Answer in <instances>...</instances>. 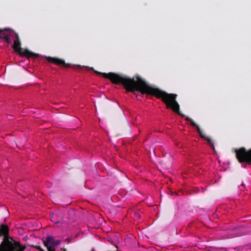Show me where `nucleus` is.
Segmentation results:
<instances>
[{"mask_svg":"<svg viewBox=\"0 0 251 251\" xmlns=\"http://www.w3.org/2000/svg\"><path fill=\"white\" fill-rule=\"evenodd\" d=\"M95 72L98 74L102 75L105 78L109 79L114 83L123 84L127 91L133 92L135 90H138L142 93L153 95L158 98H161L167 107H171L179 115L184 117V115L181 114L179 111V105L176 100V95L168 94L158 89L151 87L139 76H137V80H135L133 78H129L113 73L106 74L97 71H95Z\"/></svg>","mask_w":251,"mask_h":251,"instance_id":"1","label":"nucleus"},{"mask_svg":"<svg viewBox=\"0 0 251 251\" xmlns=\"http://www.w3.org/2000/svg\"><path fill=\"white\" fill-rule=\"evenodd\" d=\"M0 38L4 39L8 44H12L13 42V48L16 51L22 56H25L27 57L32 56H40L39 54L34 53L26 49L21 48L18 36L13 30L9 29L0 30Z\"/></svg>","mask_w":251,"mask_h":251,"instance_id":"2","label":"nucleus"},{"mask_svg":"<svg viewBox=\"0 0 251 251\" xmlns=\"http://www.w3.org/2000/svg\"><path fill=\"white\" fill-rule=\"evenodd\" d=\"M8 232L7 226L2 225L0 227V235L4 236L0 244V251H24L25 248L18 243H13L11 239L6 237Z\"/></svg>","mask_w":251,"mask_h":251,"instance_id":"3","label":"nucleus"},{"mask_svg":"<svg viewBox=\"0 0 251 251\" xmlns=\"http://www.w3.org/2000/svg\"><path fill=\"white\" fill-rule=\"evenodd\" d=\"M236 156L240 162H246L248 164L251 163V149L246 151L245 148H242L236 150Z\"/></svg>","mask_w":251,"mask_h":251,"instance_id":"4","label":"nucleus"},{"mask_svg":"<svg viewBox=\"0 0 251 251\" xmlns=\"http://www.w3.org/2000/svg\"><path fill=\"white\" fill-rule=\"evenodd\" d=\"M186 120L187 121H190L191 122V124L195 126H196L197 128V130H198V131L199 132V133L200 134V135H201V137L203 138L204 140H207V141H208L209 144L212 147H213V144L212 142V141L211 140L206 137L202 132V131H201V130L200 129V127L195 124V123L191 119H190V118L188 117H186Z\"/></svg>","mask_w":251,"mask_h":251,"instance_id":"5","label":"nucleus"},{"mask_svg":"<svg viewBox=\"0 0 251 251\" xmlns=\"http://www.w3.org/2000/svg\"><path fill=\"white\" fill-rule=\"evenodd\" d=\"M46 58L49 61L51 62L54 63L57 65L63 64L66 67H68L69 65L68 64H66L65 61L63 60H61L56 58H53L50 57H46Z\"/></svg>","mask_w":251,"mask_h":251,"instance_id":"6","label":"nucleus"},{"mask_svg":"<svg viewBox=\"0 0 251 251\" xmlns=\"http://www.w3.org/2000/svg\"><path fill=\"white\" fill-rule=\"evenodd\" d=\"M61 217L59 216L57 213H52L50 215V220L53 223L58 224L60 223Z\"/></svg>","mask_w":251,"mask_h":251,"instance_id":"7","label":"nucleus"}]
</instances>
